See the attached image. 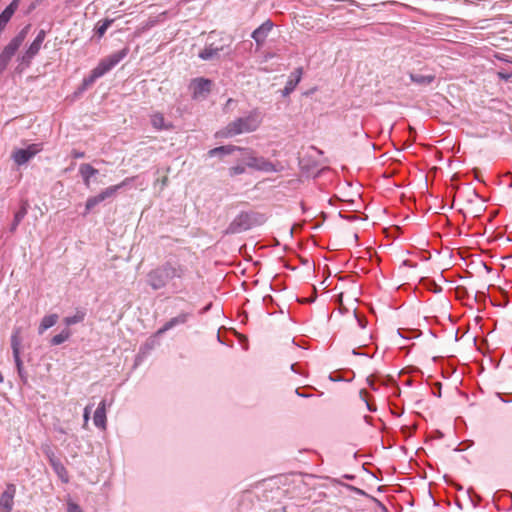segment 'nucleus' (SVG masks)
<instances>
[{"mask_svg":"<svg viewBox=\"0 0 512 512\" xmlns=\"http://www.w3.org/2000/svg\"><path fill=\"white\" fill-rule=\"evenodd\" d=\"M86 313L82 310H77V312L73 316H68L64 318V323L67 326H71L77 323H80L84 320Z\"/></svg>","mask_w":512,"mask_h":512,"instance_id":"obj_26","label":"nucleus"},{"mask_svg":"<svg viewBox=\"0 0 512 512\" xmlns=\"http://www.w3.org/2000/svg\"><path fill=\"white\" fill-rule=\"evenodd\" d=\"M246 164L248 167L265 172L275 171L274 165L262 157H256L251 155L248 157Z\"/></svg>","mask_w":512,"mask_h":512,"instance_id":"obj_12","label":"nucleus"},{"mask_svg":"<svg viewBox=\"0 0 512 512\" xmlns=\"http://www.w3.org/2000/svg\"><path fill=\"white\" fill-rule=\"evenodd\" d=\"M45 37L46 31L41 29L26 51L18 57L20 64H24L26 66L30 64L31 60L38 54Z\"/></svg>","mask_w":512,"mask_h":512,"instance_id":"obj_6","label":"nucleus"},{"mask_svg":"<svg viewBox=\"0 0 512 512\" xmlns=\"http://www.w3.org/2000/svg\"><path fill=\"white\" fill-rule=\"evenodd\" d=\"M58 321V315L57 314H50L46 315L42 318L41 323L38 328L39 334H42L47 329L54 326Z\"/></svg>","mask_w":512,"mask_h":512,"instance_id":"obj_20","label":"nucleus"},{"mask_svg":"<svg viewBox=\"0 0 512 512\" xmlns=\"http://www.w3.org/2000/svg\"><path fill=\"white\" fill-rule=\"evenodd\" d=\"M57 431L60 433H65V431L62 428H59Z\"/></svg>","mask_w":512,"mask_h":512,"instance_id":"obj_44","label":"nucleus"},{"mask_svg":"<svg viewBox=\"0 0 512 512\" xmlns=\"http://www.w3.org/2000/svg\"><path fill=\"white\" fill-rule=\"evenodd\" d=\"M190 316H191L190 313L182 312L179 315L171 318L160 329L157 330V332L155 333V336H161L162 334H164L168 330L174 328L175 326L183 325V324L187 323Z\"/></svg>","mask_w":512,"mask_h":512,"instance_id":"obj_10","label":"nucleus"},{"mask_svg":"<svg viewBox=\"0 0 512 512\" xmlns=\"http://www.w3.org/2000/svg\"><path fill=\"white\" fill-rule=\"evenodd\" d=\"M90 412H91L90 406H86L84 409V415H83L85 423H87L89 420Z\"/></svg>","mask_w":512,"mask_h":512,"instance_id":"obj_36","label":"nucleus"},{"mask_svg":"<svg viewBox=\"0 0 512 512\" xmlns=\"http://www.w3.org/2000/svg\"><path fill=\"white\" fill-rule=\"evenodd\" d=\"M510 187H512V183L510 184Z\"/></svg>","mask_w":512,"mask_h":512,"instance_id":"obj_46","label":"nucleus"},{"mask_svg":"<svg viewBox=\"0 0 512 512\" xmlns=\"http://www.w3.org/2000/svg\"><path fill=\"white\" fill-rule=\"evenodd\" d=\"M71 336V331L68 328L63 329L59 334L52 337L51 345H60L67 341Z\"/></svg>","mask_w":512,"mask_h":512,"instance_id":"obj_25","label":"nucleus"},{"mask_svg":"<svg viewBox=\"0 0 512 512\" xmlns=\"http://www.w3.org/2000/svg\"><path fill=\"white\" fill-rule=\"evenodd\" d=\"M112 23H113L112 19H105L102 22H98V24L96 26L97 35L99 37H102L105 34V32L107 31V29L111 26Z\"/></svg>","mask_w":512,"mask_h":512,"instance_id":"obj_27","label":"nucleus"},{"mask_svg":"<svg viewBox=\"0 0 512 512\" xmlns=\"http://www.w3.org/2000/svg\"><path fill=\"white\" fill-rule=\"evenodd\" d=\"M31 25L28 24L4 47L0 54V73L4 71L9 64L11 58L26 39Z\"/></svg>","mask_w":512,"mask_h":512,"instance_id":"obj_5","label":"nucleus"},{"mask_svg":"<svg viewBox=\"0 0 512 512\" xmlns=\"http://www.w3.org/2000/svg\"><path fill=\"white\" fill-rule=\"evenodd\" d=\"M303 74V69L301 67L296 68L289 76V79L282 90V95L284 97L290 95L296 86L299 84Z\"/></svg>","mask_w":512,"mask_h":512,"instance_id":"obj_13","label":"nucleus"},{"mask_svg":"<svg viewBox=\"0 0 512 512\" xmlns=\"http://www.w3.org/2000/svg\"><path fill=\"white\" fill-rule=\"evenodd\" d=\"M236 150H241V148L234 146V145H226V146H220L211 149L208 154L210 157L214 156H223L233 153Z\"/></svg>","mask_w":512,"mask_h":512,"instance_id":"obj_19","label":"nucleus"},{"mask_svg":"<svg viewBox=\"0 0 512 512\" xmlns=\"http://www.w3.org/2000/svg\"><path fill=\"white\" fill-rule=\"evenodd\" d=\"M15 494L16 486L14 484H8L0 498V507L3 508L5 512L12 511L14 505L13 499L15 497Z\"/></svg>","mask_w":512,"mask_h":512,"instance_id":"obj_11","label":"nucleus"},{"mask_svg":"<svg viewBox=\"0 0 512 512\" xmlns=\"http://www.w3.org/2000/svg\"><path fill=\"white\" fill-rule=\"evenodd\" d=\"M245 172V168L243 166H233L229 169V174L231 176H236V175H240V174H243Z\"/></svg>","mask_w":512,"mask_h":512,"instance_id":"obj_32","label":"nucleus"},{"mask_svg":"<svg viewBox=\"0 0 512 512\" xmlns=\"http://www.w3.org/2000/svg\"><path fill=\"white\" fill-rule=\"evenodd\" d=\"M345 487H346V488H348V489H350V490H352V491H354V492H355V493H357V494L365 495V492H364L363 490H361V489L357 488V487H354V486L349 485V484H345Z\"/></svg>","mask_w":512,"mask_h":512,"instance_id":"obj_35","label":"nucleus"},{"mask_svg":"<svg viewBox=\"0 0 512 512\" xmlns=\"http://www.w3.org/2000/svg\"><path fill=\"white\" fill-rule=\"evenodd\" d=\"M262 119L263 116L260 110L257 108L253 109L247 116L239 117L230 122L223 131V135L232 137L243 133L254 132L261 125Z\"/></svg>","mask_w":512,"mask_h":512,"instance_id":"obj_2","label":"nucleus"},{"mask_svg":"<svg viewBox=\"0 0 512 512\" xmlns=\"http://www.w3.org/2000/svg\"><path fill=\"white\" fill-rule=\"evenodd\" d=\"M51 466H52L54 472L57 474V476L64 483H67L69 481L68 472L60 460L55 463L53 462V464Z\"/></svg>","mask_w":512,"mask_h":512,"instance_id":"obj_24","label":"nucleus"},{"mask_svg":"<svg viewBox=\"0 0 512 512\" xmlns=\"http://www.w3.org/2000/svg\"><path fill=\"white\" fill-rule=\"evenodd\" d=\"M41 150V144H31L27 148L15 150L12 154V158L17 165L21 166L27 163Z\"/></svg>","mask_w":512,"mask_h":512,"instance_id":"obj_8","label":"nucleus"},{"mask_svg":"<svg viewBox=\"0 0 512 512\" xmlns=\"http://www.w3.org/2000/svg\"><path fill=\"white\" fill-rule=\"evenodd\" d=\"M211 85L212 82L209 79L202 77L193 79L190 85L193 98H205L211 90Z\"/></svg>","mask_w":512,"mask_h":512,"instance_id":"obj_9","label":"nucleus"},{"mask_svg":"<svg viewBox=\"0 0 512 512\" xmlns=\"http://www.w3.org/2000/svg\"><path fill=\"white\" fill-rule=\"evenodd\" d=\"M221 48H213V45L207 44L205 48L199 53V58L208 61L219 58Z\"/></svg>","mask_w":512,"mask_h":512,"instance_id":"obj_17","label":"nucleus"},{"mask_svg":"<svg viewBox=\"0 0 512 512\" xmlns=\"http://www.w3.org/2000/svg\"><path fill=\"white\" fill-rule=\"evenodd\" d=\"M93 421H94L95 426H97L99 428L104 429L106 427V402H105V400H102L99 403V405L94 413Z\"/></svg>","mask_w":512,"mask_h":512,"instance_id":"obj_15","label":"nucleus"},{"mask_svg":"<svg viewBox=\"0 0 512 512\" xmlns=\"http://www.w3.org/2000/svg\"><path fill=\"white\" fill-rule=\"evenodd\" d=\"M19 2L20 0H13L2 12L11 18L18 8Z\"/></svg>","mask_w":512,"mask_h":512,"instance_id":"obj_28","label":"nucleus"},{"mask_svg":"<svg viewBox=\"0 0 512 512\" xmlns=\"http://www.w3.org/2000/svg\"><path fill=\"white\" fill-rule=\"evenodd\" d=\"M79 172L83 178L84 184L89 187L90 186V178L98 173V170L95 169L88 163H84L80 165Z\"/></svg>","mask_w":512,"mask_h":512,"instance_id":"obj_18","label":"nucleus"},{"mask_svg":"<svg viewBox=\"0 0 512 512\" xmlns=\"http://www.w3.org/2000/svg\"><path fill=\"white\" fill-rule=\"evenodd\" d=\"M167 182H168V178L165 176V177L161 180L162 186H166V185H167Z\"/></svg>","mask_w":512,"mask_h":512,"instance_id":"obj_40","label":"nucleus"},{"mask_svg":"<svg viewBox=\"0 0 512 512\" xmlns=\"http://www.w3.org/2000/svg\"><path fill=\"white\" fill-rule=\"evenodd\" d=\"M20 347H21V339H20V329H15L11 336V348L13 352V358L15 361V365L18 371V374L23 382L27 381L26 374L23 369V362L20 358Z\"/></svg>","mask_w":512,"mask_h":512,"instance_id":"obj_7","label":"nucleus"},{"mask_svg":"<svg viewBox=\"0 0 512 512\" xmlns=\"http://www.w3.org/2000/svg\"><path fill=\"white\" fill-rule=\"evenodd\" d=\"M96 199L98 200L99 203L103 202L104 200H106V198L104 197V194L102 192H100L98 195L95 196Z\"/></svg>","mask_w":512,"mask_h":512,"instance_id":"obj_39","label":"nucleus"},{"mask_svg":"<svg viewBox=\"0 0 512 512\" xmlns=\"http://www.w3.org/2000/svg\"><path fill=\"white\" fill-rule=\"evenodd\" d=\"M363 400L366 403V406H367L369 411H372V412L376 411V407L375 406H373L371 403H369L366 399H363Z\"/></svg>","mask_w":512,"mask_h":512,"instance_id":"obj_37","label":"nucleus"},{"mask_svg":"<svg viewBox=\"0 0 512 512\" xmlns=\"http://www.w3.org/2000/svg\"><path fill=\"white\" fill-rule=\"evenodd\" d=\"M272 28L273 23L270 20H267L252 32L251 37L258 45L263 44Z\"/></svg>","mask_w":512,"mask_h":512,"instance_id":"obj_14","label":"nucleus"},{"mask_svg":"<svg viewBox=\"0 0 512 512\" xmlns=\"http://www.w3.org/2000/svg\"><path fill=\"white\" fill-rule=\"evenodd\" d=\"M26 214H27V206H26V204H23L21 206V208L14 215V219H13L12 225L10 227L11 232H14L17 229L18 225L24 219Z\"/></svg>","mask_w":512,"mask_h":512,"instance_id":"obj_23","label":"nucleus"},{"mask_svg":"<svg viewBox=\"0 0 512 512\" xmlns=\"http://www.w3.org/2000/svg\"><path fill=\"white\" fill-rule=\"evenodd\" d=\"M231 39L230 38H227V42H223V43H215V42H210V45H213V48H221V52H225L231 45Z\"/></svg>","mask_w":512,"mask_h":512,"instance_id":"obj_30","label":"nucleus"},{"mask_svg":"<svg viewBox=\"0 0 512 512\" xmlns=\"http://www.w3.org/2000/svg\"><path fill=\"white\" fill-rule=\"evenodd\" d=\"M98 204H99V202L95 196L88 198L86 201V205H85L86 213H88L91 209H93Z\"/></svg>","mask_w":512,"mask_h":512,"instance_id":"obj_31","label":"nucleus"},{"mask_svg":"<svg viewBox=\"0 0 512 512\" xmlns=\"http://www.w3.org/2000/svg\"><path fill=\"white\" fill-rule=\"evenodd\" d=\"M73 157L74 158H83L84 157V152H79V151H73Z\"/></svg>","mask_w":512,"mask_h":512,"instance_id":"obj_38","label":"nucleus"},{"mask_svg":"<svg viewBox=\"0 0 512 512\" xmlns=\"http://www.w3.org/2000/svg\"><path fill=\"white\" fill-rule=\"evenodd\" d=\"M355 320L361 329H365L366 321L364 319L360 318L357 314H355Z\"/></svg>","mask_w":512,"mask_h":512,"instance_id":"obj_34","label":"nucleus"},{"mask_svg":"<svg viewBox=\"0 0 512 512\" xmlns=\"http://www.w3.org/2000/svg\"><path fill=\"white\" fill-rule=\"evenodd\" d=\"M151 124L156 130H170L173 128V125L166 122L163 114L159 112L151 115Z\"/></svg>","mask_w":512,"mask_h":512,"instance_id":"obj_16","label":"nucleus"},{"mask_svg":"<svg viewBox=\"0 0 512 512\" xmlns=\"http://www.w3.org/2000/svg\"><path fill=\"white\" fill-rule=\"evenodd\" d=\"M367 381L369 382V386L374 389L373 383L369 379H367Z\"/></svg>","mask_w":512,"mask_h":512,"instance_id":"obj_43","label":"nucleus"},{"mask_svg":"<svg viewBox=\"0 0 512 512\" xmlns=\"http://www.w3.org/2000/svg\"><path fill=\"white\" fill-rule=\"evenodd\" d=\"M68 512H83V511L78 504L69 502L68 503Z\"/></svg>","mask_w":512,"mask_h":512,"instance_id":"obj_33","label":"nucleus"},{"mask_svg":"<svg viewBox=\"0 0 512 512\" xmlns=\"http://www.w3.org/2000/svg\"><path fill=\"white\" fill-rule=\"evenodd\" d=\"M129 52L128 48H123L120 51H117L108 57L102 59L99 64L91 71L90 75L83 79L81 86L79 87V92H83L88 89L93 83L108 71H110L113 67H115L122 59H124Z\"/></svg>","mask_w":512,"mask_h":512,"instance_id":"obj_3","label":"nucleus"},{"mask_svg":"<svg viewBox=\"0 0 512 512\" xmlns=\"http://www.w3.org/2000/svg\"><path fill=\"white\" fill-rule=\"evenodd\" d=\"M191 276L189 267L178 260L170 259L151 269L146 274V283L153 291L168 288L171 293L187 291V281Z\"/></svg>","mask_w":512,"mask_h":512,"instance_id":"obj_1","label":"nucleus"},{"mask_svg":"<svg viewBox=\"0 0 512 512\" xmlns=\"http://www.w3.org/2000/svg\"><path fill=\"white\" fill-rule=\"evenodd\" d=\"M263 223V216L242 212L237 215L225 230V234H239Z\"/></svg>","mask_w":512,"mask_h":512,"instance_id":"obj_4","label":"nucleus"},{"mask_svg":"<svg viewBox=\"0 0 512 512\" xmlns=\"http://www.w3.org/2000/svg\"><path fill=\"white\" fill-rule=\"evenodd\" d=\"M132 181H133V178H126L121 183H119L117 185L110 186V187L104 189L102 191V193L104 194V197L106 199L110 198V197H113L117 193V191L119 189H121L122 187L130 184Z\"/></svg>","mask_w":512,"mask_h":512,"instance_id":"obj_21","label":"nucleus"},{"mask_svg":"<svg viewBox=\"0 0 512 512\" xmlns=\"http://www.w3.org/2000/svg\"><path fill=\"white\" fill-rule=\"evenodd\" d=\"M365 394V391L364 390H361L360 391V396H363Z\"/></svg>","mask_w":512,"mask_h":512,"instance_id":"obj_45","label":"nucleus"},{"mask_svg":"<svg viewBox=\"0 0 512 512\" xmlns=\"http://www.w3.org/2000/svg\"><path fill=\"white\" fill-rule=\"evenodd\" d=\"M43 452L46 455V457L48 458L50 465H52L53 462L55 463V462L59 461V459L55 456V453L52 451V449L50 448L49 445H45L43 447Z\"/></svg>","mask_w":512,"mask_h":512,"instance_id":"obj_29","label":"nucleus"},{"mask_svg":"<svg viewBox=\"0 0 512 512\" xmlns=\"http://www.w3.org/2000/svg\"><path fill=\"white\" fill-rule=\"evenodd\" d=\"M291 370H292V371H294V372H297V370H296V364H292V365H291Z\"/></svg>","mask_w":512,"mask_h":512,"instance_id":"obj_41","label":"nucleus"},{"mask_svg":"<svg viewBox=\"0 0 512 512\" xmlns=\"http://www.w3.org/2000/svg\"><path fill=\"white\" fill-rule=\"evenodd\" d=\"M296 393H297L299 396H301V397H307V395H305L304 393H301V394H300V393H299V391H298V389H296Z\"/></svg>","mask_w":512,"mask_h":512,"instance_id":"obj_42","label":"nucleus"},{"mask_svg":"<svg viewBox=\"0 0 512 512\" xmlns=\"http://www.w3.org/2000/svg\"><path fill=\"white\" fill-rule=\"evenodd\" d=\"M410 79L412 82L418 84V85H422V86H426V85H429L431 84L434 79H435V76L434 75H421V74H413L411 73L410 74Z\"/></svg>","mask_w":512,"mask_h":512,"instance_id":"obj_22","label":"nucleus"}]
</instances>
